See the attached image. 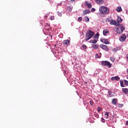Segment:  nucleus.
I'll list each match as a JSON object with an SVG mask.
<instances>
[{
	"label": "nucleus",
	"mask_w": 128,
	"mask_h": 128,
	"mask_svg": "<svg viewBox=\"0 0 128 128\" xmlns=\"http://www.w3.org/2000/svg\"><path fill=\"white\" fill-rule=\"evenodd\" d=\"M122 22V19L120 17L118 16L117 21H116L118 26L120 24V23Z\"/></svg>",
	"instance_id": "nucleus-9"
},
{
	"label": "nucleus",
	"mask_w": 128,
	"mask_h": 128,
	"mask_svg": "<svg viewBox=\"0 0 128 128\" xmlns=\"http://www.w3.org/2000/svg\"><path fill=\"white\" fill-rule=\"evenodd\" d=\"M108 94L110 96V94H112V91H108Z\"/></svg>",
	"instance_id": "nucleus-36"
},
{
	"label": "nucleus",
	"mask_w": 128,
	"mask_h": 128,
	"mask_svg": "<svg viewBox=\"0 0 128 128\" xmlns=\"http://www.w3.org/2000/svg\"><path fill=\"white\" fill-rule=\"evenodd\" d=\"M100 42H103L104 44H110V42H108V40L104 38H101Z\"/></svg>",
	"instance_id": "nucleus-5"
},
{
	"label": "nucleus",
	"mask_w": 128,
	"mask_h": 128,
	"mask_svg": "<svg viewBox=\"0 0 128 128\" xmlns=\"http://www.w3.org/2000/svg\"><path fill=\"white\" fill-rule=\"evenodd\" d=\"M118 102V99L116 98H114L112 100V104H114V106H116V102Z\"/></svg>",
	"instance_id": "nucleus-16"
},
{
	"label": "nucleus",
	"mask_w": 128,
	"mask_h": 128,
	"mask_svg": "<svg viewBox=\"0 0 128 128\" xmlns=\"http://www.w3.org/2000/svg\"><path fill=\"white\" fill-rule=\"evenodd\" d=\"M120 86L122 88H124V81L122 80H120Z\"/></svg>",
	"instance_id": "nucleus-20"
},
{
	"label": "nucleus",
	"mask_w": 128,
	"mask_h": 128,
	"mask_svg": "<svg viewBox=\"0 0 128 128\" xmlns=\"http://www.w3.org/2000/svg\"><path fill=\"white\" fill-rule=\"evenodd\" d=\"M91 12H96V9L94 8H92L91 10Z\"/></svg>",
	"instance_id": "nucleus-34"
},
{
	"label": "nucleus",
	"mask_w": 128,
	"mask_h": 128,
	"mask_svg": "<svg viewBox=\"0 0 128 128\" xmlns=\"http://www.w3.org/2000/svg\"><path fill=\"white\" fill-rule=\"evenodd\" d=\"M126 40V36L125 34H124L120 38V42H124Z\"/></svg>",
	"instance_id": "nucleus-6"
},
{
	"label": "nucleus",
	"mask_w": 128,
	"mask_h": 128,
	"mask_svg": "<svg viewBox=\"0 0 128 128\" xmlns=\"http://www.w3.org/2000/svg\"><path fill=\"white\" fill-rule=\"evenodd\" d=\"M107 34H108V29H104L103 30V34L104 36H106Z\"/></svg>",
	"instance_id": "nucleus-17"
},
{
	"label": "nucleus",
	"mask_w": 128,
	"mask_h": 128,
	"mask_svg": "<svg viewBox=\"0 0 128 128\" xmlns=\"http://www.w3.org/2000/svg\"><path fill=\"white\" fill-rule=\"evenodd\" d=\"M118 28H116V32H118V34H122V32L126 30L124 28V26H122V24L118 25Z\"/></svg>",
	"instance_id": "nucleus-3"
},
{
	"label": "nucleus",
	"mask_w": 128,
	"mask_h": 128,
	"mask_svg": "<svg viewBox=\"0 0 128 128\" xmlns=\"http://www.w3.org/2000/svg\"><path fill=\"white\" fill-rule=\"evenodd\" d=\"M94 36V32L92 31V30H87L85 36L86 42H88V40H90V38H92V36Z\"/></svg>",
	"instance_id": "nucleus-1"
},
{
	"label": "nucleus",
	"mask_w": 128,
	"mask_h": 128,
	"mask_svg": "<svg viewBox=\"0 0 128 128\" xmlns=\"http://www.w3.org/2000/svg\"><path fill=\"white\" fill-rule=\"evenodd\" d=\"M82 48H84V50H86V48H88V46H86L85 44H83L82 46Z\"/></svg>",
	"instance_id": "nucleus-26"
},
{
	"label": "nucleus",
	"mask_w": 128,
	"mask_h": 128,
	"mask_svg": "<svg viewBox=\"0 0 128 128\" xmlns=\"http://www.w3.org/2000/svg\"><path fill=\"white\" fill-rule=\"evenodd\" d=\"M99 36H100V34H98V33H97V34H96L94 35V38L98 39V37H99Z\"/></svg>",
	"instance_id": "nucleus-21"
},
{
	"label": "nucleus",
	"mask_w": 128,
	"mask_h": 128,
	"mask_svg": "<svg viewBox=\"0 0 128 128\" xmlns=\"http://www.w3.org/2000/svg\"><path fill=\"white\" fill-rule=\"evenodd\" d=\"M102 122L104 123V122H106V120H104V118H102Z\"/></svg>",
	"instance_id": "nucleus-33"
},
{
	"label": "nucleus",
	"mask_w": 128,
	"mask_h": 128,
	"mask_svg": "<svg viewBox=\"0 0 128 128\" xmlns=\"http://www.w3.org/2000/svg\"><path fill=\"white\" fill-rule=\"evenodd\" d=\"M97 110H98V112H101L102 108H100V106H98V107Z\"/></svg>",
	"instance_id": "nucleus-29"
},
{
	"label": "nucleus",
	"mask_w": 128,
	"mask_h": 128,
	"mask_svg": "<svg viewBox=\"0 0 128 128\" xmlns=\"http://www.w3.org/2000/svg\"><path fill=\"white\" fill-rule=\"evenodd\" d=\"M84 18H85V20L86 22H90V18H88V17L86 16Z\"/></svg>",
	"instance_id": "nucleus-23"
},
{
	"label": "nucleus",
	"mask_w": 128,
	"mask_h": 128,
	"mask_svg": "<svg viewBox=\"0 0 128 128\" xmlns=\"http://www.w3.org/2000/svg\"><path fill=\"white\" fill-rule=\"evenodd\" d=\"M50 20H54V16H51Z\"/></svg>",
	"instance_id": "nucleus-35"
},
{
	"label": "nucleus",
	"mask_w": 128,
	"mask_h": 128,
	"mask_svg": "<svg viewBox=\"0 0 128 128\" xmlns=\"http://www.w3.org/2000/svg\"><path fill=\"white\" fill-rule=\"evenodd\" d=\"M127 72H128V69L127 70Z\"/></svg>",
	"instance_id": "nucleus-43"
},
{
	"label": "nucleus",
	"mask_w": 128,
	"mask_h": 128,
	"mask_svg": "<svg viewBox=\"0 0 128 128\" xmlns=\"http://www.w3.org/2000/svg\"><path fill=\"white\" fill-rule=\"evenodd\" d=\"M90 42L92 44H96L98 42V41L96 40H90Z\"/></svg>",
	"instance_id": "nucleus-22"
},
{
	"label": "nucleus",
	"mask_w": 128,
	"mask_h": 128,
	"mask_svg": "<svg viewBox=\"0 0 128 128\" xmlns=\"http://www.w3.org/2000/svg\"><path fill=\"white\" fill-rule=\"evenodd\" d=\"M122 92L125 94H128V88H122Z\"/></svg>",
	"instance_id": "nucleus-13"
},
{
	"label": "nucleus",
	"mask_w": 128,
	"mask_h": 128,
	"mask_svg": "<svg viewBox=\"0 0 128 128\" xmlns=\"http://www.w3.org/2000/svg\"><path fill=\"white\" fill-rule=\"evenodd\" d=\"M101 64L102 66H108V68H112V64L108 61H102Z\"/></svg>",
	"instance_id": "nucleus-4"
},
{
	"label": "nucleus",
	"mask_w": 128,
	"mask_h": 128,
	"mask_svg": "<svg viewBox=\"0 0 128 128\" xmlns=\"http://www.w3.org/2000/svg\"><path fill=\"white\" fill-rule=\"evenodd\" d=\"M128 36V35H127Z\"/></svg>",
	"instance_id": "nucleus-44"
},
{
	"label": "nucleus",
	"mask_w": 128,
	"mask_h": 128,
	"mask_svg": "<svg viewBox=\"0 0 128 128\" xmlns=\"http://www.w3.org/2000/svg\"><path fill=\"white\" fill-rule=\"evenodd\" d=\"M84 15L88 14H90V11L89 9H86L84 10L83 12Z\"/></svg>",
	"instance_id": "nucleus-11"
},
{
	"label": "nucleus",
	"mask_w": 128,
	"mask_h": 128,
	"mask_svg": "<svg viewBox=\"0 0 128 128\" xmlns=\"http://www.w3.org/2000/svg\"><path fill=\"white\" fill-rule=\"evenodd\" d=\"M126 126H128V120L126 122Z\"/></svg>",
	"instance_id": "nucleus-40"
},
{
	"label": "nucleus",
	"mask_w": 128,
	"mask_h": 128,
	"mask_svg": "<svg viewBox=\"0 0 128 128\" xmlns=\"http://www.w3.org/2000/svg\"><path fill=\"white\" fill-rule=\"evenodd\" d=\"M82 18L81 16L79 17L78 18V22H82Z\"/></svg>",
	"instance_id": "nucleus-30"
},
{
	"label": "nucleus",
	"mask_w": 128,
	"mask_h": 128,
	"mask_svg": "<svg viewBox=\"0 0 128 128\" xmlns=\"http://www.w3.org/2000/svg\"><path fill=\"white\" fill-rule=\"evenodd\" d=\"M85 6H87L88 8H92V4L88 3V2H86Z\"/></svg>",
	"instance_id": "nucleus-12"
},
{
	"label": "nucleus",
	"mask_w": 128,
	"mask_h": 128,
	"mask_svg": "<svg viewBox=\"0 0 128 128\" xmlns=\"http://www.w3.org/2000/svg\"><path fill=\"white\" fill-rule=\"evenodd\" d=\"M100 48H102V50H108V46L104 44H100Z\"/></svg>",
	"instance_id": "nucleus-7"
},
{
	"label": "nucleus",
	"mask_w": 128,
	"mask_h": 128,
	"mask_svg": "<svg viewBox=\"0 0 128 128\" xmlns=\"http://www.w3.org/2000/svg\"><path fill=\"white\" fill-rule=\"evenodd\" d=\"M95 1L98 4H102L104 2V0H95Z\"/></svg>",
	"instance_id": "nucleus-14"
},
{
	"label": "nucleus",
	"mask_w": 128,
	"mask_h": 128,
	"mask_svg": "<svg viewBox=\"0 0 128 128\" xmlns=\"http://www.w3.org/2000/svg\"><path fill=\"white\" fill-rule=\"evenodd\" d=\"M45 18H48V16H45Z\"/></svg>",
	"instance_id": "nucleus-42"
},
{
	"label": "nucleus",
	"mask_w": 128,
	"mask_h": 128,
	"mask_svg": "<svg viewBox=\"0 0 128 128\" xmlns=\"http://www.w3.org/2000/svg\"><path fill=\"white\" fill-rule=\"evenodd\" d=\"M116 12H122V7H121V6H118V7L116 8Z\"/></svg>",
	"instance_id": "nucleus-18"
},
{
	"label": "nucleus",
	"mask_w": 128,
	"mask_h": 128,
	"mask_svg": "<svg viewBox=\"0 0 128 128\" xmlns=\"http://www.w3.org/2000/svg\"><path fill=\"white\" fill-rule=\"evenodd\" d=\"M84 84H88V82H84Z\"/></svg>",
	"instance_id": "nucleus-41"
},
{
	"label": "nucleus",
	"mask_w": 128,
	"mask_h": 128,
	"mask_svg": "<svg viewBox=\"0 0 128 128\" xmlns=\"http://www.w3.org/2000/svg\"><path fill=\"white\" fill-rule=\"evenodd\" d=\"M57 14L58 16H62V12H57Z\"/></svg>",
	"instance_id": "nucleus-28"
},
{
	"label": "nucleus",
	"mask_w": 128,
	"mask_h": 128,
	"mask_svg": "<svg viewBox=\"0 0 128 128\" xmlns=\"http://www.w3.org/2000/svg\"><path fill=\"white\" fill-rule=\"evenodd\" d=\"M112 52H116V48L113 49Z\"/></svg>",
	"instance_id": "nucleus-37"
},
{
	"label": "nucleus",
	"mask_w": 128,
	"mask_h": 128,
	"mask_svg": "<svg viewBox=\"0 0 128 128\" xmlns=\"http://www.w3.org/2000/svg\"><path fill=\"white\" fill-rule=\"evenodd\" d=\"M90 106H94V101L90 100Z\"/></svg>",
	"instance_id": "nucleus-31"
},
{
	"label": "nucleus",
	"mask_w": 128,
	"mask_h": 128,
	"mask_svg": "<svg viewBox=\"0 0 128 128\" xmlns=\"http://www.w3.org/2000/svg\"><path fill=\"white\" fill-rule=\"evenodd\" d=\"M118 108H122L124 106V104H119L118 105Z\"/></svg>",
	"instance_id": "nucleus-32"
},
{
	"label": "nucleus",
	"mask_w": 128,
	"mask_h": 128,
	"mask_svg": "<svg viewBox=\"0 0 128 128\" xmlns=\"http://www.w3.org/2000/svg\"><path fill=\"white\" fill-rule=\"evenodd\" d=\"M112 80H120V78L118 76H116L111 78Z\"/></svg>",
	"instance_id": "nucleus-10"
},
{
	"label": "nucleus",
	"mask_w": 128,
	"mask_h": 128,
	"mask_svg": "<svg viewBox=\"0 0 128 128\" xmlns=\"http://www.w3.org/2000/svg\"><path fill=\"white\" fill-rule=\"evenodd\" d=\"M70 1L72 2H76V0H70Z\"/></svg>",
	"instance_id": "nucleus-39"
},
{
	"label": "nucleus",
	"mask_w": 128,
	"mask_h": 128,
	"mask_svg": "<svg viewBox=\"0 0 128 128\" xmlns=\"http://www.w3.org/2000/svg\"><path fill=\"white\" fill-rule=\"evenodd\" d=\"M104 116H106V119L108 118L110 116V112H105Z\"/></svg>",
	"instance_id": "nucleus-19"
},
{
	"label": "nucleus",
	"mask_w": 128,
	"mask_h": 128,
	"mask_svg": "<svg viewBox=\"0 0 128 128\" xmlns=\"http://www.w3.org/2000/svg\"><path fill=\"white\" fill-rule=\"evenodd\" d=\"M99 11L102 14H108V8L105 6H100L99 8Z\"/></svg>",
	"instance_id": "nucleus-2"
},
{
	"label": "nucleus",
	"mask_w": 128,
	"mask_h": 128,
	"mask_svg": "<svg viewBox=\"0 0 128 128\" xmlns=\"http://www.w3.org/2000/svg\"><path fill=\"white\" fill-rule=\"evenodd\" d=\"M110 24L112 26H118V22L116 21V20H112L110 22Z\"/></svg>",
	"instance_id": "nucleus-8"
},
{
	"label": "nucleus",
	"mask_w": 128,
	"mask_h": 128,
	"mask_svg": "<svg viewBox=\"0 0 128 128\" xmlns=\"http://www.w3.org/2000/svg\"><path fill=\"white\" fill-rule=\"evenodd\" d=\"M110 60L112 62H114L116 60V58L114 57H110Z\"/></svg>",
	"instance_id": "nucleus-24"
},
{
	"label": "nucleus",
	"mask_w": 128,
	"mask_h": 128,
	"mask_svg": "<svg viewBox=\"0 0 128 128\" xmlns=\"http://www.w3.org/2000/svg\"><path fill=\"white\" fill-rule=\"evenodd\" d=\"M124 84L125 86H128V81L126 80H124Z\"/></svg>",
	"instance_id": "nucleus-27"
},
{
	"label": "nucleus",
	"mask_w": 128,
	"mask_h": 128,
	"mask_svg": "<svg viewBox=\"0 0 128 128\" xmlns=\"http://www.w3.org/2000/svg\"><path fill=\"white\" fill-rule=\"evenodd\" d=\"M96 58H98V54H96Z\"/></svg>",
	"instance_id": "nucleus-38"
},
{
	"label": "nucleus",
	"mask_w": 128,
	"mask_h": 128,
	"mask_svg": "<svg viewBox=\"0 0 128 128\" xmlns=\"http://www.w3.org/2000/svg\"><path fill=\"white\" fill-rule=\"evenodd\" d=\"M64 44H66V46H68L70 44V40H64L63 42Z\"/></svg>",
	"instance_id": "nucleus-15"
},
{
	"label": "nucleus",
	"mask_w": 128,
	"mask_h": 128,
	"mask_svg": "<svg viewBox=\"0 0 128 128\" xmlns=\"http://www.w3.org/2000/svg\"><path fill=\"white\" fill-rule=\"evenodd\" d=\"M92 48H98V46L97 45H96V44L95 45L94 44L92 46Z\"/></svg>",
	"instance_id": "nucleus-25"
}]
</instances>
